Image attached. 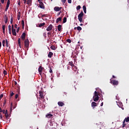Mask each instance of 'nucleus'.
Returning a JSON list of instances; mask_svg holds the SVG:
<instances>
[{
    "label": "nucleus",
    "instance_id": "nucleus-46",
    "mask_svg": "<svg viewBox=\"0 0 129 129\" xmlns=\"http://www.w3.org/2000/svg\"><path fill=\"white\" fill-rule=\"evenodd\" d=\"M19 31H20V27H18L16 30L17 33H19Z\"/></svg>",
    "mask_w": 129,
    "mask_h": 129
},
{
    "label": "nucleus",
    "instance_id": "nucleus-58",
    "mask_svg": "<svg viewBox=\"0 0 129 129\" xmlns=\"http://www.w3.org/2000/svg\"><path fill=\"white\" fill-rule=\"evenodd\" d=\"M45 16H46V14H44V15L41 16V17L44 18V17H45Z\"/></svg>",
    "mask_w": 129,
    "mask_h": 129
},
{
    "label": "nucleus",
    "instance_id": "nucleus-10",
    "mask_svg": "<svg viewBox=\"0 0 129 129\" xmlns=\"http://www.w3.org/2000/svg\"><path fill=\"white\" fill-rule=\"evenodd\" d=\"M21 39L23 41H24L25 39H26V33L24 32L21 35Z\"/></svg>",
    "mask_w": 129,
    "mask_h": 129
},
{
    "label": "nucleus",
    "instance_id": "nucleus-16",
    "mask_svg": "<svg viewBox=\"0 0 129 129\" xmlns=\"http://www.w3.org/2000/svg\"><path fill=\"white\" fill-rule=\"evenodd\" d=\"M53 116V115L52 114H47L46 115V117L47 118H51Z\"/></svg>",
    "mask_w": 129,
    "mask_h": 129
},
{
    "label": "nucleus",
    "instance_id": "nucleus-49",
    "mask_svg": "<svg viewBox=\"0 0 129 129\" xmlns=\"http://www.w3.org/2000/svg\"><path fill=\"white\" fill-rule=\"evenodd\" d=\"M2 112L5 114L6 112H7V111H6V110H3Z\"/></svg>",
    "mask_w": 129,
    "mask_h": 129
},
{
    "label": "nucleus",
    "instance_id": "nucleus-5",
    "mask_svg": "<svg viewBox=\"0 0 129 129\" xmlns=\"http://www.w3.org/2000/svg\"><path fill=\"white\" fill-rule=\"evenodd\" d=\"M110 83H112L113 85H118V81L115 80H112L110 79Z\"/></svg>",
    "mask_w": 129,
    "mask_h": 129
},
{
    "label": "nucleus",
    "instance_id": "nucleus-31",
    "mask_svg": "<svg viewBox=\"0 0 129 129\" xmlns=\"http://www.w3.org/2000/svg\"><path fill=\"white\" fill-rule=\"evenodd\" d=\"M21 23L22 25V28L23 29H24V26H25V21H24V20H22Z\"/></svg>",
    "mask_w": 129,
    "mask_h": 129
},
{
    "label": "nucleus",
    "instance_id": "nucleus-7",
    "mask_svg": "<svg viewBox=\"0 0 129 129\" xmlns=\"http://www.w3.org/2000/svg\"><path fill=\"white\" fill-rule=\"evenodd\" d=\"M52 29H53V25L50 24L46 28V31H47V32H50V31H52Z\"/></svg>",
    "mask_w": 129,
    "mask_h": 129
},
{
    "label": "nucleus",
    "instance_id": "nucleus-18",
    "mask_svg": "<svg viewBox=\"0 0 129 129\" xmlns=\"http://www.w3.org/2000/svg\"><path fill=\"white\" fill-rule=\"evenodd\" d=\"M61 29H62V25H59L57 26V30L59 32H61Z\"/></svg>",
    "mask_w": 129,
    "mask_h": 129
},
{
    "label": "nucleus",
    "instance_id": "nucleus-44",
    "mask_svg": "<svg viewBox=\"0 0 129 129\" xmlns=\"http://www.w3.org/2000/svg\"><path fill=\"white\" fill-rule=\"evenodd\" d=\"M68 3L69 4H71V3H72V0H68Z\"/></svg>",
    "mask_w": 129,
    "mask_h": 129
},
{
    "label": "nucleus",
    "instance_id": "nucleus-59",
    "mask_svg": "<svg viewBox=\"0 0 129 129\" xmlns=\"http://www.w3.org/2000/svg\"><path fill=\"white\" fill-rule=\"evenodd\" d=\"M17 27H18V25L15 24V28L16 29H17Z\"/></svg>",
    "mask_w": 129,
    "mask_h": 129
},
{
    "label": "nucleus",
    "instance_id": "nucleus-62",
    "mask_svg": "<svg viewBox=\"0 0 129 129\" xmlns=\"http://www.w3.org/2000/svg\"><path fill=\"white\" fill-rule=\"evenodd\" d=\"M14 29V25H12V30Z\"/></svg>",
    "mask_w": 129,
    "mask_h": 129
},
{
    "label": "nucleus",
    "instance_id": "nucleus-14",
    "mask_svg": "<svg viewBox=\"0 0 129 129\" xmlns=\"http://www.w3.org/2000/svg\"><path fill=\"white\" fill-rule=\"evenodd\" d=\"M57 104L59 106H63V105H65V104L62 102H58Z\"/></svg>",
    "mask_w": 129,
    "mask_h": 129
},
{
    "label": "nucleus",
    "instance_id": "nucleus-54",
    "mask_svg": "<svg viewBox=\"0 0 129 129\" xmlns=\"http://www.w3.org/2000/svg\"><path fill=\"white\" fill-rule=\"evenodd\" d=\"M1 2L2 4H4V3H5V0H1Z\"/></svg>",
    "mask_w": 129,
    "mask_h": 129
},
{
    "label": "nucleus",
    "instance_id": "nucleus-19",
    "mask_svg": "<svg viewBox=\"0 0 129 129\" xmlns=\"http://www.w3.org/2000/svg\"><path fill=\"white\" fill-rule=\"evenodd\" d=\"M52 56H53V52H49L48 54V57L49 58H52Z\"/></svg>",
    "mask_w": 129,
    "mask_h": 129
},
{
    "label": "nucleus",
    "instance_id": "nucleus-12",
    "mask_svg": "<svg viewBox=\"0 0 129 129\" xmlns=\"http://www.w3.org/2000/svg\"><path fill=\"white\" fill-rule=\"evenodd\" d=\"M91 105H92V107H93V109H94V107L95 106H97V104L95 102H92Z\"/></svg>",
    "mask_w": 129,
    "mask_h": 129
},
{
    "label": "nucleus",
    "instance_id": "nucleus-29",
    "mask_svg": "<svg viewBox=\"0 0 129 129\" xmlns=\"http://www.w3.org/2000/svg\"><path fill=\"white\" fill-rule=\"evenodd\" d=\"M77 30H78V31H81V30H82V28L80 26H78L77 27Z\"/></svg>",
    "mask_w": 129,
    "mask_h": 129
},
{
    "label": "nucleus",
    "instance_id": "nucleus-21",
    "mask_svg": "<svg viewBox=\"0 0 129 129\" xmlns=\"http://www.w3.org/2000/svg\"><path fill=\"white\" fill-rule=\"evenodd\" d=\"M4 19L5 20V24H7V23H8V16H7V15L5 16Z\"/></svg>",
    "mask_w": 129,
    "mask_h": 129
},
{
    "label": "nucleus",
    "instance_id": "nucleus-50",
    "mask_svg": "<svg viewBox=\"0 0 129 129\" xmlns=\"http://www.w3.org/2000/svg\"><path fill=\"white\" fill-rule=\"evenodd\" d=\"M2 44H6V40H3Z\"/></svg>",
    "mask_w": 129,
    "mask_h": 129
},
{
    "label": "nucleus",
    "instance_id": "nucleus-4",
    "mask_svg": "<svg viewBox=\"0 0 129 129\" xmlns=\"http://www.w3.org/2000/svg\"><path fill=\"white\" fill-rule=\"evenodd\" d=\"M29 44H30V41H29V39H25L24 41L25 47H26V48H29Z\"/></svg>",
    "mask_w": 129,
    "mask_h": 129
},
{
    "label": "nucleus",
    "instance_id": "nucleus-43",
    "mask_svg": "<svg viewBox=\"0 0 129 129\" xmlns=\"http://www.w3.org/2000/svg\"><path fill=\"white\" fill-rule=\"evenodd\" d=\"M79 47H80L81 49H82V46H80V45L78 46L77 48H76V50H78L79 49Z\"/></svg>",
    "mask_w": 129,
    "mask_h": 129
},
{
    "label": "nucleus",
    "instance_id": "nucleus-63",
    "mask_svg": "<svg viewBox=\"0 0 129 129\" xmlns=\"http://www.w3.org/2000/svg\"><path fill=\"white\" fill-rule=\"evenodd\" d=\"M103 105V102H102L101 105H100V106H102Z\"/></svg>",
    "mask_w": 129,
    "mask_h": 129
},
{
    "label": "nucleus",
    "instance_id": "nucleus-52",
    "mask_svg": "<svg viewBox=\"0 0 129 129\" xmlns=\"http://www.w3.org/2000/svg\"><path fill=\"white\" fill-rule=\"evenodd\" d=\"M0 114H1L0 118H1V119H3V115H2V113H0Z\"/></svg>",
    "mask_w": 129,
    "mask_h": 129
},
{
    "label": "nucleus",
    "instance_id": "nucleus-22",
    "mask_svg": "<svg viewBox=\"0 0 129 129\" xmlns=\"http://www.w3.org/2000/svg\"><path fill=\"white\" fill-rule=\"evenodd\" d=\"M69 65H70V66H71L72 68H73V66H74V64L73 63V61H70L69 62Z\"/></svg>",
    "mask_w": 129,
    "mask_h": 129
},
{
    "label": "nucleus",
    "instance_id": "nucleus-24",
    "mask_svg": "<svg viewBox=\"0 0 129 129\" xmlns=\"http://www.w3.org/2000/svg\"><path fill=\"white\" fill-rule=\"evenodd\" d=\"M50 49H51V50H56V46L54 45H51L50 46Z\"/></svg>",
    "mask_w": 129,
    "mask_h": 129
},
{
    "label": "nucleus",
    "instance_id": "nucleus-13",
    "mask_svg": "<svg viewBox=\"0 0 129 129\" xmlns=\"http://www.w3.org/2000/svg\"><path fill=\"white\" fill-rule=\"evenodd\" d=\"M12 34L13 36H17V33L16 32V29H12Z\"/></svg>",
    "mask_w": 129,
    "mask_h": 129
},
{
    "label": "nucleus",
    "instance_id": "nucleus-17",
    "mask_svg": "<svg viewBox=\"0 0 129 129\" xmlns=\"http://www.w3.org/2000/svg\"><path fill=\"white\" fill-rule=\"evenodd\" d=\"M54 11H55V12H59V11H60V9L58 7H55L54 8Z\"/></svg>",
    "mask_w": 129,
    "mask_h": 129
},
{
    "label": "nucleus",
    "instance_id": "nucleus-40",
    "mask_svg": "<svg viewBox=\"0 0 129 129\" xmlns=\"http://www.w3.org/2000/svg\"><path fill=\"white\" fill-rule=\"evenodd\" d=\"M2 28L3 31H6V26L3 25Z\"/></svg>",
    "mask_w": 129,
    "mask_h": 129
},
{
    "label": "nucleus",
    "instance_id": "nucleus-53",
    "mask_svg": "<svg viewBox=\"0 0 129 129\" xmlns=\"http://www.w3.org/2000/svg\"><path fill=\"white\" fill-rule=\"evenodd\" d=\"M18 6H20L21 5V2H20V1H18Z\"/></svg>",
    "mask_w": 129,
    "mask_h": 129
},
{
    "label": "nucleus",
    "instance_id": "nucleus-45",
    "mask_svg": "<svg viewBox=\"0 0 129 129\" xmlns=\"http://www.w3.org/2000/svg\"><path fill=\"white\" fill-rule=\"evenodd\" d=\"M18 97H19V95H18V94H17L15 95V99H17Z\"/></svg>",
    "mask_w": 129,
    "mask_h": 129
},
{
    "label": "nucleus",
    "instance_id": "nucleus-33",
    "mask_svg": "<svg viewBox=\"0 0 129 129\" xmlns=\"http://www.w3.org/2000/svg\"><path fill=\"white\" fill-rule=\"evenodd\" d=\"M81 9V6L80 5H79L77 7V11H79Z\"/></svg>",
    "mask_w": 129,
    "mask_h": 129
},
{
    "label": "nucleus",
    "instance_id": "nucleus-11",
    "mask_svg": "<svg viewBox=\"0 0 129 129\" xmlns=\"http://www.w3.org/2000/svg\"><path fill=\"white\" fill-rule=\"evenodd\" d=\"M56 24H58L59 22H62V17H59L56 20Z\"/></svg>",
    "mask_w": 129,
    "mask_h": 129
},
{
    "label": "nucleus",
    "instance_id": "nucleus-25",
    "mask_svg": "<svg viewBox=\"0 0 129 129\" xmlns=\"http://www.w3.org/2000/svg\"><path fill=\"white\" fill-rule=\"evenodd\" d=\"M83 11H84L85 14H86V6H83Z\"/></svg>",
    "mask_w": 129,
    "mask_h": 129
},
{
    "label": "nucleus",
    "instance_id": "nucleus-23",
    "mask_svg": "<svg viewBox=\"0 0 129 129\" xmlns=\"http://www.w3.org/2000/svg\"><path fill=\"white\" fill-rule=\"evenodd\" d=\"M6 118H9V114H8V110H6V112L5 114Z\"/></svg>",
    "mask_w": 129,
    "mask_h": 129
},
{
    "label": "nucleus",
    "instance_id": "nucleus-3",
    "mask_svg": "<svg viewBox=\"0 0 129 129\" xmlns=\"http://www.w3.org/2000/svg\"><path fill=\"white\" fill-rule=\"evenodd\" d=\"M39 97L37 98H39V99H44L45 98V97H44V92L42 91H39Z\"/></svg>",
    "mask_w": 129,
    "mask_h": 129
},
{
    "label": "nucleus",
    "instance_id": "nucleus-55",
    "mask_svg": "<svg viewBox=\"0 0 129 129\" xmlns=\"http://www.w3.org/2000/svg\"><path fill=\"white\" fill-rule=\"evenodd\" d=\"M47 34L46 33H43V36L44 37H46V36Z\"/></svg>",
    "mask_w": 129,
    "mask_h": 129
},
{
    "label": "nucleus",
    "instance_id": "nucleus-60",
    "mask_svg": "<svg viewBox=\"0 0 129 129\" xmlns=\"http://www.w3.org/2000/svg\"><path fill=\"white\" fill-rule=\"evenodd\" d=\"M9 34L12 35V30H9Z\"/></svg>",
    "mask_w": 129,
    "mask_h": 129
},
{
    "label": "nucleus",
    "instance_id": "nucleus-15",
    "mask_svg": "<svg viewBox=\"0 0 129 129\" xmlns=\"http://www.w3.org/2000/svg\"><path fill=\"white\" fill-rule=\"evenodd\" d=\"M44 25H45V23H41V24H38V26H37V27H39V28H42V27H44Z\"/></svg>",
    "mask_w": 129,
    "mask_h": 129
},
{
    "label": "nucleus",
    "instance_id": "nucleus-61",
    "mask_svg": "<svg viewBox=\"0 0 129 129\" xmlns=\"http://www.w3.org/2000/svg\"><path fill=\"white\" fill-rule=\"evenodd\" d=\"M0 112H3V110L2 109V108L0 107Z\"/></svg>",
    "mask_w": 129,
    "mask_h": 129
},
{
    "label": "nucleus",
    "instance_id": "nucleus-39",
    "mask_svg": "<svg viewBox=\"0 0 129 129\" xmlns=\"http://www.w3.org/2000/svg\"><path fill=\"white\" fill-rule=\"evenodd\" d=\"M8 30L9 31L12 30V26L11 25L8 26Z\"/></svg>",
    "mask_w": 129,
    "mask_h": 129
},
{
    "label": "nucleus",
    "instance_id": "nucleus-41",
    "mask_svg": "<svg viewBox=\"0 0 129 129\" xmlns=\"http://www.w3.org/2000/svg\"><path fill=\"white\" fill-rule=\"evenodd\" d=\"M3 97H4V94H2L0 95V100H2Z\"/></svg>",
    "mask_w": 129,
    "mask_h": 129
},
{
    "label": "nucleus",
    "instance_id": "nucleus-48",
    "mask_svg": "<svg viewBox=\"0 0 129 129\" xmlns=\"http://www.w3.org/2000/svg\"><path fill=\"white\" fill-rule=\"evenodd\" d=\"M61 3L65 4L66 3V0H61Z\"/></svg>",
    "mask_w": 129,
    "mask_h": 129
},
{
    "label": "nucleus",
    "instance_id": "nucleus-32",
    "mask_svg": "<svg viewBox=\"0 0 129 129\" xmlns=\"http://www.w3.org/2000/svg\"><path fill=\"white\" fill-rule=\"evenodd\" d=\"M32 3V0H28L27 2V5H30Z\"/></svg>",
    "mask_w": 129,
    "mask_h": 129
},
{
    "label": "nucleus",
    "instance_id": "nucleus-26",
    "mask_svg": "<svg viewBox=\"0 0 129 129\" xmlns=\"http://www.w3.org/2000/svg\"><path fill=\"white\" fill-rule=\"evenodd\" d=\"M18 45H19L20 48H21V38L18 39Z\"/></svg>",
    "mask_w": 129,
    "mask_h": 129
},
{
    "label": "nucleus",
    "instance_id": "nucleus-51",
    "mask_svg": "<svg viewBox=\"0 0 129 129\" xmlns=\"http://www.w3.org/2000/svg\"><path fill=\"white\" fill-rule=\"evenodd\" d=\"M14 94H15V93H14V92H12L11 93V97H12V96H14Z\"/></svg>",
    "mask_w": 129,
    "mask_h": 129
},
{
    "label": "nucleus",
    "instance_id": "nucleus-34",
    "mask_svg": "<svg viewBox=\"0 0 129 129\" xmlns=\"http://www.w3.org/2000/svg\"><path fill=\"white\" fill-rule=\"evenodd\" d=\"M6 47H9V42L8 41V39H6Z\"/></svg>",
    "mask_w": 129,
    "mask_h": 129
},
{
    "label": "nucleus",
    "instance_id": "nucleus-64",
    "mask_svg": "<svg viewBox=\"0 0 129 129\" xmlns=\"http://www.w3.org/2000/svg\"><path fill=\"white\" fill-rule=\"evenodd\" d=\"M112 78L115 79V78H116L115 77V76H114V75H113V76H112Z\"/></svg>",
    "mask_w": 129,
    "mask_h": 129
},
{
    "label": "nucleus",
    "instance_id": "nucleus-56",
    "mask_svg": "<svg viewBox=\"0 0 129 129\" xmlns=\"http://www.w3.org/2000/svg\"><path fill=\"white\" fill-rule=\"evenodd\" d=\"M6 103H7V101L5 100L4 103V106H5V105L6 104Z\"/></svg>",
    "mask_w": 129,
    "mask_h": 129
},
{
    "label": "nucleus",
    "instance_id": "nucleus-38",
    "mask_svg": "<svg viewBox=\"0 0 129 129\" xmlns=\"http://www.w3.org/2000/svg\"><path fill=\"white\" fill-rule=\"evenodd\" d=\"M125 122L124 121H123L122 127H124L125 126V124H125Z\"/></svg>",
    "mask_w": 129,
    "mask_h": 129
},
{
    "label": "nucleus",
    "instance_id": "nucleus-8",
    "mask_svg": "<svg viewBox=\"0 0 129 129\" xmlns=\"http://www.w3.org/2000/svg\"><path fill=\"white\" fill-rule=\"evenodd\" d=\"M39 6L40 9H42V10H45V6H44V4L43 3V2H40Z\"/></svg>",
    "mask_w": 129,
    "mask_h": 129
},
{
    "label": "nucleus",
    "instance_id": "nucleus-47",
    "mask_svg": "<svg viewBox=\"0 0 129 129\" xmlns=\"http://www.w3.org/2000/svg\"><path fill=\"white\" fill-rule=\"evenodd\" d=\"M13 103H11V110H12L13 109Z\"/></svg>",
    "mask_w": 129,
    "mask_h": 129
},
{
    "label": "nucleus",
    "instance_id": "nucleus-28",
    "mask_svg": "<svg viewBox=\"0 0 129 129\" xmlns=\"http://www.w3.org/2000/svg\"><path fill=\"white\" fill-rule=\"evenodd\" d=\"M66 22H67V18L64 17L63 19V24H65V23H66Z\"/></svg>",
    "mask_w": 129,
    "mask_h": 129
},
{
    "label": "nucleus",
    "instance_id": "nucleus-37",
    "mask_svg": "<svg viewBox=\"0 0 129 129\" xmlns=\"http://www.w3.org/2000/svg\"><path fill=\"white\" fill-rule=\"evenodd\" d=\"M66 41L68 43H71L72 42L71 39H67Z\"/></svg>",
    "mask_w": 129,
    "mask_h": 129
},
{
    "label": "nucleus",
    "instance_id": "nucleus-42",
    "mask_svg": "<svg viewBox=\"0 0 129 129\" xmlns=\"http://www.w3.org/2000/svg\"><path fill=\"white\" fill-rule=\"evenodd\" d=\"M4 75H7L8 74V73L7 72V71L4 70L3 72Z\"/></svg>",
    "mask_w": 129,
    "mask_h": 129
},
{
    "label": "nucleus",
    "instance_id": "nucleus-20",
    "mask_svg": "<svg viewBox=\"0 0 129 129\" xmlns=\"http://www.w3.org/2000/svg\"><path fill=\"white\" fill-rule=\"evenodd\" d=\"M20 18H21V12H19L18 14L17 15V19L18 21H20Z\"/></svg>",
    "mask_w": 129,
    "mask_h": 129
},
{
    "label": "nucleus",
    "instance_id": "nucleus-36",
    "mask_svg": "<svg viewBox=\"0 0 129 129\" xmlns=\"http://www.w3.org/2000/svg\"><path fill=\"white\" fill-rule=\"evenodd\" d=\"M52 35V32H48L47 33V36L48 37H50V36H51Z\"/></svg>",
    "mask_w": 129,
    "mask_h": 129
},
{
    "label": "nucleus",
    "instance_id": "nucleus-2",
    "mask_svg": "<svg viewBox=\"0 0 129 129\" xmlns=\"http://www.w3.org/2000/svg\"><path fill=\"white\" fill-rule=\"evenodd\" d=\"M83 16H84V13H83V11H81L80 14L78 15V20L80 23L83 22L82 17H83Z\"/></svg>",
    "mask_w": 129,
    "mask_h": 129
},
{
    "label": "nucleus",
    "instance_id": "nucleus-57",
    "mask_svg": "<svg viewBox=\"0 0 129 129\" xmlns=\"http://www.w3.org/2000/svg\"><path fill=\"white\" fill-rule=\"evenodd\" d=\"M61 13H62V12H59L58 14H57V15H58V16H60V15L61 14Z\"/></svg>",
    "mask_w": 129,
    "mask_h": 129
},
{
    "label": "nucleus",
    "instance_id": "nucleus-27",
    "mask_svg": "<svg viewBox=\"0 0 129 129\" xmlns=\"http://www.w3.org/2000/svg\"><path fill=\"white\" fill-rule=\"evenodd\" d=\"M123 121H125V122L126 121V122H128V121H129V117H127L125 118Z\"/></svg>",
    "mask_w": 129,
    "mask_h": 129
},
{
    "label": "nucleus",
    "instance_id": "nucleus-6",
    "mask_svg": "<svg viewBox=\"0 0 129 129\" xmlns=\"http://www.w3.org/2000/svg\"><path fill=\"white\" fill-rule=\"evenodd\" d=\"M10 4H11V1L10 0H8L7 6L5 9V12H7L8 10H9V7H10Z\"/></svg>",
    "mask_w": 129,
    "mask_h": 129
},
{
    "label": "nucleus",
    "instance_id": "nucleus-35",
    "mask_svg": "<svg viewBox=\"0 0 129 129\" xmlns=\"http://www.w3.org/2000/svg\"><path fill=\"white\" fill-rule=\"evenodd\" d=\"M49 73H53V70H52V68L49 67Z\"/></svg>",
    "mask_w": 129,
    "mask_h": 129
},
{
    "label": "nucleus",
    "instance_id": "nucleus-9",
    "mask_svg": "<svg viewBox=\"0 0 129 129\" xmlns=\"http://www.w3.org/2000/svg\"><path fill=\"white\" fill-rule=\"evenodd\" d=\"M44 69V68L42 67V66H39V68H38V72L39 74L40 75H42V72L43 71V70Z\"/></svg>",
    "mask_w": 129,
    "mask_h": 129
},
{
    "label": "nucleus",
    "instance_id": "nucleus-1",
    "mask_svg": "<svg viewBox=\"0 0 129 129\" xmlns=\"http://www.w3.org/2000/svg\"><path fill=\"white\" fill-rule=\"evenodd\" d=\"M99 100V96H98V92L95 91L94 92V96H93V100L95 102H97V101H98Z\"/></svg>",
    "mask_w": 129,
    "mask_h": 129
},
{
    "label": "nucleus",
    "instance_id": "nucleus-30",
    "mask_svg": "<svg viewBox=\"0 0 129 129\" xmlns=\"http://www.w3.org/2000/svg\"><path fill=\"white\" fill-rule=\"evenodd\" d=\"M13 22H14V18L13 17V16H11L10 21L11 24H13Z\"/></svg>",
    "mask_w": 129,
    "mask_h": 129
}]
</instances>
